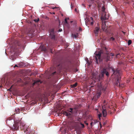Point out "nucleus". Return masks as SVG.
<instances>
[{"label": "nucleus", "mask_w": 134, "mask_h": 134, "mask_svg": "<svg viewBox=\"0 0 134 134\" xmlns=\"http://www.w3.org/2000/svg\"><path fill=\"white\" fill-rule=\"evenodd\" d=\"M104 51H105L104 52L106 53L104 58L106 62L111 60L113 58L112 57L114 55V54L112 53H107V48L104 47L103 50H101L98 52V54L96 55L95 62L97 63H98V62H100L102 61V59L101 57V56L102 54L104 52Z\"/></svg>", "instance_id": "obj_1"}, {"label": "nucleus", "mask_w": 134, "mask_h": 134, "mask_svg": "<svg viewBox=\"0 0 134 134\" xmlns=\"http://www.w3.org/2000/svg\"><path fill=\"white\" fill-rule=\"evenodd\" d=\"M109 69V68H104L101 71V73L99 74L98 78V76L95 73L93 72L92 74V79L94 81V82H96L97 80L98 81H100L101 80H102L105 74L107 77H108L109 75L108 71Z\"/></svg>", "instance_id": "obj_2"}, {"label": "nucleus", "mask_w": 134, "mask_h": 134, "mask_svg": "<svg viewBox=\"0 0 134 134\" xmlns=\"http://www.w3.org/2000/svg\"><path fill=\"white\" fill-rule=\"evenodd\" d=\"M112 69L113 72V74L115 75L117 77V81L115 85L117 86H120V82L121 79V74L120 72V71L117 69L115 70L114 68H112Z\"/></svg>", "instance_id": "obj_3"}, {"label": "nucleus", "mask_w": 134, "mask_h": 134, "mask_svg": "<svg viewBox=\"0 0 134 134\" xmlns=\"http://www.w3.org/2000/svg\"><path fill=\"white\" fill-rule=\"evenodd\" d=\"M6 121V122L7 124L9 126H12V129L14 130H18L19 129V126L17 124H15L14 123V121L13 119H10L9 118Z\"/></svg>", "instance_id": "obj_4"}, {"label": "nucleus", "mask_w": 134, "mask_h": 134, "mask_svg": "<svg viewBox=\"0 0 134 134\" xmlns=\"http://www.w3.org/2000/svg\"><path fill=\"white\" fill-rule=\"evenodd\" d=\"M54 66L60 68L62 67V62L60 59H57L54 62Z\"/></svg>", "instance_id": "obj_5"}, {"label": "nucleus", "mask_w": 134, "mask_h": 134, "mask_svg": "<svg viewBox=\"0 0 134 134\" xmlns=\"http://www.w3.org/2000/svg\"><path fill=\"white\" fill-rule=\"evenodd\" d=\"M103 90V88L102 87L100 88V90H99L97 91L96 96H94L93 98V99H94L95 101H97V99L100 97L101 94V91Z\"/></svg>", "instance_id": "obj_6"}, {"label": "nucleus", "mask_w": 134, "mask_h": 134, "mask_svg": "<svg viewBox=\"0 0 134 134\" xmlns=\"http://www.w3.org/2000/svg\"><path fill=\"white\" fill-rule=\"evenodd\" d=\"M118 38V34H111L110 37L109 38V40L110 41H114L115 40L117 39Z\"/></svg>", "instance_id": "obj_7"}, {"label": "nucleus", "mask_w": 134, "mask_h": 134, "mask_svg": "<svg viewBox=\"0 0 134 134\" xmlns=\"http://www.w3.org/2000/svg\"><path fill=\"white\" fill-rule=\"evenodd\" d=\"M110 15L108 14V16L106 15V13H102V15L100 17V19L102 20H105L108 19L109 17L110 16Z\"/></svg>", "instance_id": "obj_8"}, {"label": "nucleus", "mask_w": 134, "mask_h": 134, "mask_svg": "<svg viewBox=\"0 0 134 134\" xmlns=\"http://www.w3.org/2000/svg\"><path fill=\"white\" fill-rule=\"evenodd\" d=\"M49 35L52 39H54L55 38V33L54 29H52L49 30Z\"/></svg>", "instance_id": "obj_9"}, {"label": "nucleus", "mask_w": 134, "mask_h": 134, "mask_svg": "<svg viewBox=\"0 0 134 134\" xmlns=\"http://www.w3.org/2000/svg\"><path fill=\"white\" fill-rule=\"evenodd\" d=\"M26 134H35V131L33 130H31L29 128H27L24 131Z\"/></svg>", "instance_id": "obj_10"}, {"label": "nucleus", "mask_w": 134, "mask_h": 134, "mask_svg": "<svg viewBox=\"0 0 134 134\" xmlns=\"http://www.w3.org/2000/svg\"><path fill=\"white\" fill-rule=\"evenodd\" d=\"M102 28L103 30L105 32H108L107 26L105 24V22L102 23Z\"/></svg>", "instance_id": "obj_11"}, {"label": "nucleus", "mask_w": 134, "mask_h": 134, "mask_svg": "<svg viewBox=\"0 0 134 134\" xmlns=\"http://www.w3.org/2000/svg\"><path fill=\"white\" fill-rule=\"evenodd\" d=\"M14 120V124H17L19 126V124L21 123L19 119L17 118H15Z\"/></svg>", "instance_id": "obj_12"}, {"label": "nucleus", "mask_w": 134, "mask_h": 134, "mask_svg": "<svg viewBox=\"0 0 134 134\" xmlns=\"http://www.w3.org/2000/svg\"><path fill=\"white\" fill-rule=\"evenodd\" d=\"M99 30V28L98 27H96L95 28V29L94 30V34L96 35H97L98 33Z\"/></svg>", "instance_id": "obj_13"}, {"label": "nucleus", "mask_w": 134, "mask_h": 134, "mask_svg": "<svg viewBox=\"0 0 134 134\" xmlns=\"http://www.w3.org/2000/svg\"><path fill=\"white\" fill-rule=\"evenodd\" d=\"M102 113L103 116L104 117H105L107 115V113L106 111V110L105 109H103V110L102 111Z\"/></svg>", "instance_id": "obj_14"}, {"label": "nucleus", "mask_w": 134, "mask_h": 134, "mask_svg": "<svg viewBox=\"0 0 134 134\" xmlns=\"http://www.w3.org/2000/svg\"><path fill=\"white\" fill-rule=\"evenodd\" d=\"M40 82V83H41V82H40V80H36L33 83V85H34L35 84H39Z\"/></svg>", "instance_id": "obj_15"}, {"label": "nucleus", "mask_w": 134, "mask_h": 134, "mask_svg": "<svg viewBox=\"0 0 134 134\" xmlns=\"http://www.w3.org/2000/svg\"><path fill=\"white\" fill-rule=\"evenodd\" d=\"M40 47L41 48V50L42 51H45L47 50L45 46H40Z\"/></svg>", "instance_id": "obj_16"}, {"label": "nucleus", "mask_w": 134, "mask_h": 134, "mask_svg": "<svg viewBox=\"0 0 134 134\" xmlns=\"http://www.w3.org/2000/svg\"><path fill=\"white\" fill-rule=\"evenodd\" d=\"M73 109L72 108H70L68 109V111L71 113L72 114L74 113Z\"/></svg>", "instance_id": "obj_17"}, {"label": "nucleus", "mask_w": 134, "mask_h": 134, "mask_svg": "<svg viewBox=\"0 0 134 134\" xmlns=\"http://www.w3.org/2000/svg\"><path fill=\"white\" fill-rule=\"evenodd\" d=\"M72 36L75 38H77L78 37V34L76 33V34H72Z\"/></svg>", "instance_id": "obj_18"}, {"label": "nucleus", "mask_w": 134, "mask_h": 134, "mask_svg": "<svg viewBox=\"0 0 134 134\" xmlns=\"http://www.w3.org/2000/svg\"><path fill=\"white\" fill-rule=\"evenodd\" d=\"M102 8V13H106L105 11V8L104 7V6H103Z\"/></svg>", "instance_id": "obj_19"}, {"label": "nucleus", "mask_w": 134, "mask_h": 134, "mask_svg": "<svg viewBox=\"0 0 134 134\" xmlns=\"http://www.w3.org/2000/svg\"><path fill=\"white\" fill-rule=\"evenodd\" d=\"M15 112L17 113H19L20 112V110L18 108H16L15 110Z\"/></svg>", "instance_id": "obj_20"}, {"label": "nucleus", "mask_w": 134, "mask_h": 134, "mask_svg": "<svg viewBox=\"0 0 134 134\" xmlns=\"http://www.w3.org/2000/svg\"><path fill=\"white\" fill-rule=\"evenodd\" d=\"M61 113L63 114L64 115H66H66H67V111H63V110H62V111H61Z\"/></svg>", "instance_id": "obj_21"}, {"label": "nucleus", "mask_w": 134, "mask_h": 134, "mask_svg": "<svg viewBox=\"0 0 134 134\" xmlns=\"http://www.w3.org/2000/svg\"><path fill=\"white\" fill-rule=\"evenodd\" d=\"M77 85V83L76 82L74 84L71 85L72 87L73 88H75L76 86Z\"/></svg>", "instance_id": "obj_22"}, {"label": "nucleus", "mask_w": 134, "mask_h": 134, "mask_svg": "<svg viewBox=\"0 0 134 134\" xmlns=\"http://www.w3.org/2000/svg\"><path fill=\"white\" fill-rule=\"evenodd\" d=\"M72 114L69 112H67V115L66 116H69L70 115H71Z\"/></svg>", "instance_id": "obj_23"}, {"label": "nucleus", "mask_w": 134, "mask_h": 134, "mask_svg": "<svg viewBox=\"0 0 134 134\" xmlns=\"http://www.w3.org/2000/svg\"><path fill=\"white\" fill-rule=\"evenodd\" d=\"M132 43V41L131 40H129L128 41V43L129 45H130Z\"/></svg>", "instance_id": "obj_24"}, {"label": "nucleus", "mask_w": 134, "mask_h": 134, "mask_svg": "<svg viewBox=\"0 0 134 134\" xmlns=\"http://www.w3.org/2000/svg\"><path fill=\"white\" fill-rule=\"evenodd\" d=\"M94 0H88V2L90 3H92L93 2Z\"/></svg>", "instance_id": "obj_25"}, {"label": "nucleus", "mask_w": 134, "mask_h": 134, "mask_svg": "<svg viewBox=\"0 0 134 134\" xmlns=\"http://www.w3.org/2000/svg\"><path fill=\"white\" fill-rule=\"evenodd\" d=\"M34 21L36 22H38L39 21V18L37 19H35L34 20Z\"/></svg>", "instance_id": "obj_26"}, {"label": "nucleus", "mask_w": 134, "mask_h": 134, "mask_svg": "<svg viewBox=\"0 0 134 134\" xmlns=\"http://www.w3.org/2000/svg\"><path fill=\"white\" fill-rule=\"evenodd\" d=\"M102 116V113H100L99 114H98V116L99 118H100Z\"/></svg>", "instance_id": "obj_27"}, {"label": "nucleus", "mask_w": 134, "mask_h": 134, "mask_svg": "<svg viewBox=\"0 0 134 134\" xmlns=\"http://www.w3.org/2000/svg\"><path fill=\"white\" fill-rule=\"evenodd\" d=\"M65 23L66 24H68V22L67 21V18H65L64 20Z\"/></svg>", "instance_id": "obj_28"}, {"label": "nucleus", "mask_w": 134, "mask_h": 134, "mask_svg": "<svg viewBox=\"0 0 134 134\" xmlns=\"http://www.w3.org/2000/svg\"><path fill=\"white\" fill-rule=\"evenodd\" d=\"M91 19L92 20V21H93V18H92V17H91ZM91 25H93V21H92V22H91Z\"/></svg>", "instance_id": "obj_29"}, {"label": "nucleus", "mask_w": 134, "mask_h": 134, "mask_svg": "<svg viewBox=\"0 0 134 134\" xmlns=\"http://www.w3.org/2000/svg\"><path fill=\"white\" fill-rule=\"evenodd\" d=\"M81 125H82V127L83 128H84L85 127V126L83 124L81 123Z\"/></svg>", "instance_id": "obj_30"}, {"label": "nucleus", "mask_w": 134, "mask_h": 134, "mask_svg": "<svg viewBox=\"0 0 134 134\" xmlns=\"http://www.w3.org/2000/svg\"><path fill=\"white\" fill-rule=\"evenodd\" d=\"M56 73V71H55V72H54L52 73V76H53V75H54V74H55V73Z\"/></svg>", "instance_id": "obj_31"}, {"label": "nucleus", "mask_w": 134, "mask_h": 134, "mask_svg": "<svg viewBox=\"0 0 134 134\" xmlns=\"http://www.w3.org/2000/svg\"><path fill=\"white\" fill-rule=\"evenodd\" d=\"M62 29H59V30L58 31V32H61V31H62Z\"/></svg>", "instance_id": "obj_32"}, {"label": "nucleus", "mask_w": 134, "mask_h": 134, "mask_svg": "<svg viewBox=\"0 0 134 134\" xmlns=\"http://www.w3.org/2000/svg\"><path fill=\"white\" fill-rule=\"evenodd\" d=\"M79 31H82V29L80 27H79Z\"/></svg>", "instance_id": "obj_33"}, {"label": "nucleus", "mask_w": 134, "mask_h": 134, "mask_svg": "<svg viewBox=\"0 0 134 134\" xmlns=\"http://www.w3.org/2000/svg\"><path fill=\"white\" fill-rule=\"evenodd\" d=\"M120 55V53H118V54L116 55V57H118V55Z\"/></svg>", "instance_id": "obj_34"}, {"label": "nucleus", "mask_w": 134, "mask_h": 134, "mask_svg": "<svg viewBox=\"0 0 134 134\" xmlns=\"http://www.w3.org/2000/svg\"><path fill=\"white\" fill-rule=\"evenodd\" d=\"M92 124H93V122H91V123H90V125H91V127H92Z\"/></svg>", "instance_id": "obj_35"}, {"label": "nucleus", "mask_w": 134, "mask_h": 134, "mask_svg": "<svg viewBox=\"0 0 134 134\" xmlns=\"http://www.w3.org/2000/svg\"><path fill=\"white\" fill-rule=\"evenodd\" d=\"M85 123L86 124V125H88V124L87 123H86V121L85 122Z\"/></svg>", "instance_id": "obj_36"}, {"label": "nucleus", "mask_w": 134, "mask_h": 134, "mask_svg": "<svg viewBox=\"0 0 134 134\" xmlns=\"http://www.w3.org/2000/svg\"><path fill=\"white\" fill-rule=\"evenodd\" d=\"M75 12H77V9H76V8H75Z\"/></svg>", "instance_id": "obj_37"}, {"label": "nucleus", "mask_w": 134, "mask_h": 134, "mask_svg": "<svg viewBox=\"0 0 134 134\" xmlns=\"http://www.w3.org/2000/svg\"><path fill=\"white\" fill-rule=\"evenodd\" d=\"M96 13H94V16H96Z\"/></svg>", "instance_id": "obj_38"}, {"label": "nucleus", "mask_w": 134, "mask_h": 134, "mask_svg": "<svg viewBox=\"0 0 134 134\" xmlns=\"http://www.w3.org/2000/svg\"><path fill=\"white\" fill-rule=\"evenodd\" d=\"M106 100H104V103H106Z\"/></svg>", "instance_id": "obj_39"}, {"label": "nucleus", "mask_w": 134, "mask_h": 134, "mask_svg": "<svg viewBox=\"0 0 134 134\" xmlns=\"http://www.w3.org/2000/svg\"><path fill=\"white\" fill-rule=\"evenodd\" d=\"M91 6V5L90 4V5H89V7L90 8Z\"/></svg>", "instance_id": "obj_40"}, {"label": "nucleus", "mask_w": 134, "mask_h": 134, "mask_svg": "<svg viewBox=\"0 0 134 134\" xmlns=\"http://www.w3.org/2000/svg\"><path fill=\"white\" fill-rule=\"evenodd\" d=\"M106 124V122H104L103 124L104 125H105Z\"/></svg>", "instance_id": "obj_41"}, {"label": "nucleus", "mask_w": 134, "mask_h": 134, "mask_svg": "<svg viewBox=\"0 0 134 134\" xmlns=\"http://www.w3.org/2000/svg\"><path fill=\"white\" fill-rule=\"evenodd\" d=\"M122 32L124 33V34H125V32H124L123 31H122Z\"/></svg>", "instance_id": "obj_42"}, {"label": "nucleus", "mask_w": 134, "mask_h": 134, "mask_svg": "<svg viewBox=\"0 0 134 134\" xmlns=\"http://www.w3.org/2000/svg\"><path fill=\"white\" fill-rule=\"evenodd\" d=\"M57 8L56 7H54V8H53V9H54L55 8Z\"/></svg>", "instance_id": "obj_43"}, {"label": "nucleus", "mask_w": 134, "mask_h": 134, "mask_svg": "<svg viewBox=\"0 0 134 134\" xmlns=\"http://www.w3.org/2000/svg\"><path fill=\"white\" fill-rule=\"evenodd\" d=\"M51 53H52V50H51Z\"/></svg>", "instance_id": "obj_44"}, {"label": "nucleus", "mask_w": 134, "mask_h": 134, "mask_svg": "<svg viewBox=\"0 0 134 134\" xmlns=\"http://www.w3.org/2000/svg\"><path fill=\"white\" fill-rule=\"evenodd\" d=\"M15 66H17V65H16L15 66H14V67H15Z\"/></svg>", "instance_id": "obj_45"}, {"label": "nucleus", "mask_w": 134, "mask_h": 134, "mask_svg": "<svg viewBox=\"0 0 134 134\" xmlns=\"http://www.w3.org/2000/svg\"><path fill=\"white\" fill-rule=\"evenodd\" d=\"M96 124V122H94V124Z\"/></svg>", "instance_id": "obj_46"}, {"label": "nucleus", "mask_w": 134, "mask_h": 134, "mask_svg": "<svg viewBox=\"0 0 134 134\" xmlns=\"http://www.w3.org/2000/svg\"><path fill=\"white\" fill-rule=\"evenodd\" d=\"M53 14H55V13L54 12H53Z\"/></svg>", "instance_id": "obj_47"}, {"label": "nucleus", "mask_w": 134, "mask_h": 134, "mask_svg": "<svg viewBox=\"0 0 134 134\" xmlns=\"http://www.w3.org/2000/svg\"><path fill=\"white\" fill-rule=\"evenodd\" d=\"M62 16H63V14H62Z\"/></svg>", "instance_id": "obj_48"}, {"label": "nucleus", "mask_w": 134, "mask_h": 134, "mask_svg": "<svg viewBox=\"0 0 134 134\" xmlns=\"http://www.w3.org/2000/svg\"><path fill=\"white\" fill-rule=\"evenodd\" d=\"M13 60H14V59H13Z\"/></svg>", "instance_id": "obj_49"}, {"label": "nucleus", "mask_w": 134, "mask_h": 134, "mask_svg": "<svg viewBox=\"0 0 134 134\" xmlns=\"http://www.w3.org/2000/svg\"><path fill=\"white\" fill-rule=\"evenodd\" d=\"M72 22V21H71V23Z\"/></svg>", "instance_id": "obj_50"}]
</instances>
